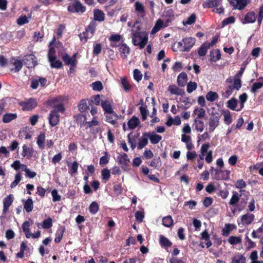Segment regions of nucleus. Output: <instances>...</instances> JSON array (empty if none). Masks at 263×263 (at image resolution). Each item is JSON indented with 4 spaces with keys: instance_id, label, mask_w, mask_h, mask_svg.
<instances>
[{
    "instance_id": "nucleus-5",
    "label": "nucleus",
    "mask_w": 263,
    "mask_h": 263,
    "mask_svg": "<svg viewBox=\"0 0 263 263\" xmlns=\"http://www.w3.org/2000/svg\"><path fill=\"white\" fill-rule=\"evenodd\" d=\"M76 54L70 57L67 54H65L62 57V59L65 64L67 65H70V71L72 72L77 64Z\"/></svg>"
},
{
    "instance_id": "nucleus-47",
    "label": "nucleus",
    "mask_w": 263,
    "mask_h": 263,
    "mask_svg": "<svg viewBox=\"0 0 263 263\" xmlns=\"http://www.w3.org/2000/svg\"><path fill=\"white\" fill-rule=\"evenodd\" d=\"M121 84L125 91H129L130 89V85L126 78H122L121 80Z\"/></svg>"
},
{
    "instance_id": "nucleus-7",
    "label": "nucleus",
    "mask_w": 263,
    "mask_h": 263,
    "mask_svg": "<svg viewBox=\"0 0 263 263\" xmlns=\"http://www.w3.org/2000/svg\"><path fill=\"white\" fill-rule=\"evenodd\" d=\"M220 120L219 116H213L211 117L209 121V131L211 133L213 132L215 128L219 125Z\"/></svg>"
},
{
    "instance_id": "nucleus-60",
    "label": "nucleus",
    "mask_w": 263,
    "mask_h": 263,
    "mask_svg": "<svg viewBox=\"0 0 263 263\" xmlns=\"http://www.w3.org/2000/svg\"><path fill=\"white\" fill-rule=\"evenodd\" d=\"M101 175L103 180L105 181L108 180L110 176V170L106 168L103 169L101 172Z\"/></svg>"
},
{
    "instance_id": "nucleus-42",
    "label": "nucleus",
    "mask_w": 263,
    "mask_h": 263,
    "mask_svg": "<svg viewBox=\"0 0 263 263\" xmlns=\"http://www.w3.org/2000/svg\"><path fill=\"white\" fill-rule=\"evenodd\" d=\"M94 18L96 21H103L104 20V13L99 9L94 11Z\"/></svg>"
},
{
    "instance_id": "nucleus-4",
    "label": "nucleus",
    "mask_w": 263,
    "mask_h": 263,
    "mask_svg": "<svg viewBox=\"0 0 263 263\" xmlns=\"http://www.w3.org/2000/svg\"><path fill=\"white\" fill-rule=\"evenodd\" d=\"M68 11L71 13H83L85 11V7L78 1L70 4L68 7Z\"/></svg>"
},
{
    "instance_id": "nucleus-8",
    "label": "nucleus",
    "mask_w": 263,
    "mask_h": 263,
    "mask_svg": "<svg viewBox=\"0 0 263 263\" xmlns=\"http://www.w3.org/2000/svg\"><path fill=\"white\" fill-rule=\"evenodd\" d=\"M234 8L239 10L243 9L249 3V0H228Z\"/></svg>"
},
{
    "instance_id": "nucleus-2",
    "label": "nucleus",
    "mask_w": 263,
    "mask_h": 263,
    "mask_svg": "<svg viewBox=\"0 0 263 263\" xmlns=\"http://www.w3.org/2000/svg\"><path fill=\"white\" fill-rule=\"evenodd\" d=\"M241 87V82L240 79L239 78H235L233 84L226 87L224 91L222 93V97L228 98L233 92L238 91Z\"/></svg>"
},
{
    "instance_id": "nucleus-45",
    "label": "nucleus",
    "mask_w": 263,
    "mask_h": 263,
    "mask_svg": "<svg viewBox=\"0 0 263 263\" xmlns=\"http://www.w3.org/2000/svg\"><path fill=\"white\" fill-rule=\"evenodd\" d=\"M210 47L209 45L206 44V43H204L200 47L198 50V54L200 56H204L206 54L207 51L209 48Z\"/></svg>"
},
{
    "instance_id": "nucleus-46",
    "label": "nucleus",
    "mask_w": 263,
    "mask_h": 263,
    "mask_svg": "<svg viewBox=\"0 0 263 263\" xmlns=\"http://www.w3.org/2000/svg\"><path fill=\"white\" fill-rule=\"evenodd\" d=\"M218 98L217 93L214 91L208 92L206 95V99L208 101L213 102Z\"/></svg>"
},
{
    "instance_id": "nucleus-56",
    "label": "nucleus",
    "mask_w": 263,
    "mask_h": 263,
    "mask_svg": "<svg viewBox=\"0 0 263 263\" xmlns=\"http://www.w3.org/2000/svg\"><path fill=\"white\" fill-rule=\"evenodd\" d=\"M196 19V17L195 14H192L188 17L186 20L184 21L183 23L184 25H192L195 22Z\"/></svg>"
},
{
    "instance_id": "nucleus-63",
    "label": "nucleus",
    "mask_w": 263,
    "mask_h": 263,
    "mask_svg": "<svg viewBox=\"0 0 263 263\" xmlns=\"http://www.w3.org/2000/svg\"><path fill=\"white\" fill-rule=\"evenodd\" d=\"M0 158L2 159V155H3V157L8 158L9 157V151L5 146H1L0 147Z\"/></svg>"
},
{
    "instance_id": "nucleus-33",
    "label": "nucleus",
    "mask_w": 263,
    "mask_h": 263,
    "mask_svg": "<svg viewBox=\"0 0 263 263\" xmlns=\"http://www.w3.org/2000/svg\"><path fill=\"white\" fill-rule=\"evenodd\" d=\"M210 61L216 62L221 58V54L220 51L218 49L212 50L210 52Z\"/></svg>"
},
{
    "instance_id": "nucleus-50",
    "label": "nucleus",
    "mask_w": 263,
    "mask_h": 263,
    "mask_svg": "<svg viewBox=\"0 0 263 263\" xmlns=\"http://www.w3.org/2000/svg\"><path fill=\"white\" fill-rule=\"evenodd\" d=\"M194 114L198 118H202L204 117L205 115V110L202 108H197L194 109Z\"/></svg>"
},
{
    "instance_id": "nucleus-34",
    "label": "nucleus",
    "mask_w": 263,
    "mask_h": 263,
    "mask_svg": "<svg viewBox=\"0 0 263 263\" xmlns=\"http://www.w3.org/2000/svg\"><path fill=\"white\" fill-rule=\"evenodd\" d=\"M222 114L223 116L224 123L228 125L230 124L232 122V117L230 111L229 110H222Z\"/></svg>"
},
{
    "instance_id": "nucleus-18",
    "label": "nucleus",
    "mask_w": 263,
    "mask_h": 263,
    "mask_svg": "<svg viewBox=\"0 0 263 263\" xmlns=\"http://www.w3.org/2000/svg\"><path fill=\"white\" fill-rule=\"evenodd\" d=\"M146 136L149 139L151 142L152 144H157L162 139V137L157 134L155 132H147L146 133Z\"/></svg>"
},
{
    "instance_id": "nucleus-30",
    "label": "nucleus",
    "mask_w": 263,
    "mask_h": 263,
    "mask_svg": "<svg viewBox=\"0 0 263 263\" xmlns=\"http://www.w3.org/2000/svg\"><path fill=\"white\" fill-rule=\"evenodd\" d=\"M140 122V121L138 118L135 116H133L128 121L127 125L129 129H133L139 125Z\"/></svg>"
},
{
    "instance_id": "nucleus-6",
    "label": "nucleus",
    "mask_w": 263,
    "mask_h": 263,
    "mask_svg": "<svg viewBox=\"0 0 263 263\" xmlns=\"http://www.w3.org/2000/svg\"><path fill=\"white\" fill-rule=\"evenodd\" d=\"M196 39L194 37H185L182 40L183 48L181 50L184 51H189L193 47L195 43Z\"/></svg>"
},
{
    "instance_id": "nucleus-58",
    "label": "nucleus",
    "mask_w": 263,
    "mask_h": 263,
    "mask_svg": "<svg viewBox=\"0 0 263 263\" xmlns=\"http://www.w3.org/2000/svg\"><path fill=\"white\" fill-rule=\"evenodd\" d=\"M263 86V80L261 81H259L255 83L251 88L252 92H255L258 89L261 88Z\"/></svg>"
},
{
    "instance_id": "nucleus-61",
    "label": "nucleus",
    "mask_w": 263,
    "mask_h": 263,
    "mask_svg": "<svg viewBox=\"0 0 263 263\" xmlns=\"http://www.w3.org/2000/svg\"><path fill=\"white\" fill-rule=\"evenodd\" d=\"M197 85L195 82H190L187 85V91L189 93L192 92L194 90H196Z\"/></svg>"
},
{
    "instance_id": "nucleus-43",
    "label": "nucleus",
    "mask_w": 263,
    "mask_h": 263,
    "mask_svg": "<svg viewBox=\"0 0 263 263\" xmlns=\"http://www.w3.org/2000/svg\"><path fill=\"white\" fill-rule=\"evenodd\" d=\"M16 117L17 115L16 114H6L3 116V121L4 123H9L16 118Z\"/></svg>"
},
{
    "instance_id": "nucleus-26",
    "label": "nucleus",
    "mask_w": 263,
    "mask_h": 263,
    "mask_svg": "<svg viewBox=\"0 0 263 263\" xmlns=\"http://www.w3.org/2000/svg\"><path fill=\"white\" fill-rule=\"evenodd\" d=\"M101 105L106 114L114 111L111 103L108 100H102Z\"/></svg>"
},
{
    "instance_id": "nucleus-57",
    "label": "nucleus",
    "mask_w": 263,
    "mask_h": 263,
    "mask_svg": "<svg viewBox=\"0 0 263 263\" xmlns=\"http://www.w3.org/2000/svg\"><path fill=\"white\" fill-rule=\"evenodd\" d=\"M79 164L77 162L74 161L71 164L69 168V173L71 175L76 174L78 171Z\"/></svg>"
},
{
    "instance_id": "nucleus-25",
    "label": "nucleus",
    "mask_w": 263,
    "mask_h": 263,
    "mask_svg": "<svg viewBox=\"0 0 263 263\" xmlns=\"http://www.w3.org/2000/svg\"><path fill=\"white\" fill-rule=\"evenodd\" d=\"M219 175H215L214 177L216 180H228L230 178V171L227 170H221Z\"/></svg>"
},
{
    "instance_id": "nucleus-11",
    "label": "nucleus",
    "mask_w": 263,
    "mask_h": 263,
    "mask_svg": "<svg viewBox=\"0 0 263 263\" xmlns=\"http://www.w3.org/2000/svg\"><path fill=\"white\" fill-rule=\"evenodd\" d=\"M118 118H119L118 116L114 111H112L109 113L106 114V121L107 122L114 125L115 126H118V124L117 123Z\"/></svg>"
},
{
    "instance_id": "nucleus-23",
    "label": "nucleus",
    "mask_w": 263,
    "mask_h": 263,
    "mask_svg": "<svg viewBox=\"0 0 263 263\" xmlns=\"http://www.w3.org/2000/svg\"><path fill=\"white\" fill-rule=\"evenodd\" d=\"M220 0H207L203 3V8H215L220 6Z\"/></svg>"
},
{
    "instance_id": "nucleus-35",
    "label": "nucleus",
    "mask_w": 263,
    "mask_h": 263,
    "mask_svg": "<svg viewBox=\"0 0 263 263\" xmlns=\"http://www.w3.org/2000/svg\"><path fill=\"white\" fill-rule=\"evenodd\" d=\"M64 231L65 228L63 227H60L58 228L55 233V237L54 238L55 242L59 243L61 241L62 239Z\"/></svg>"
},
{
    "instance_id": "nucleus-41",
    "label": "nucleus",
    "mask_w": 263,
    "mask_h": 263,
    "mask_svg": "<svg viewBox=\"0 0 263 263\" xmlns=\"http://www.w3.org/2000/svg\"><path fill=\"white\" fill-rule=\"evenodd\" d=\"M160 243L162 247L167 248L172 245V242L163 235L160 236Z\"/></svg>"
},
{
    "instance_id": "nucleus-48",
    "label": "nucleus",
    "mask_w": 263,
    "mask_h": 263,
    "mask_svg": "<svg viewBox=\"0 0 263 263\" xmlns=\"http://www.w3.org/2000/svg\"><path fill=\"white\" fill-rule=\"evenodd\" d=\"M173 220L171 216H168L162 219V224L166 227H170L173 225Z\"/></svg>"
},
{
    "instance_id": "nucleus-21",
    "label": "nucleus",
    "mask_w": 263,
    "mask_h": 263,
    "mask_svg": "<svg viewBox=\"0 0 263 263\" xmlns=\"http://www.w3.org/2000/svg\"><path fill=\"white\" fill-rule=\"evenodd\" d=\"M122 39V36L118 34H111L109 37V41L110 42V46L112 47H116L119 46L118 43Z\"/></svg>"
},
{
    "instance_id": "nucleus-62",
    "label": "nucleus",
    "mask_w": 263,
    "mask_h": 263,
    "mask_svg": "<svg viewBox=\"0 0 263 263\" xmlns=\"http://www.w3.org/2000/svg\"><path fill=\"white\" fill-rule=\"evenodd\" d=\"M28 22V18L25 15H21L17 20V23L19 25H23Z\"/></svg>"
},
{
    "instance_id": "nucleus-52",
    "label": "nucleus",
    "mask_w": 263,
    "mask_h": 263,
    "mask_svg": "<svg viewBox=\"0 0 263 263\" xmlns=\"http://www.w3.org/2000/svg\"><path fill=\"white\" fill-rule=\"evenodd\" d=\"M229 242L232 245L238 244L241 242V238L239 236H231L228 240Z\"/></svg>"
},
{
    "instance_id": "nucleus-54",
    "label": "nucleus",
    "mask_w": 263,
    "mask_h": 263,
    "mask_svg": "<svg viewBox=\"0 0 263 263\" xmlns=\"http://www.w3.org/2000/svg\"><path fill=\"white\" fill-rule=\"evenodd\" d=\"M22 175L20 173L16 174V175L15 176L14 180L11 183L10 185L11 188H14L21 181V180H22Z\"/></svg>"
},
{
    "instance_id": "nucleus-13",
    "label": "nucleus",
    "mask_w": 263,
    "mask_h": 263,
    "mask_svg": "<svg viewBox=\"0 0 263 263\" xmlns=\"http://www.w3.org/2000/svg\"><path fill=\"white\" fill-rule=\"evenodd\" d=\"M227 106L230 109L237 111H239L242 109H240V105H238L237 100L234 98H232L228 101Z\"/></svg>"
},
{
    "instance_id": "nucleus-64",
    "label": "nucleus",
    "mask_w": 263,
    "mask_h": 263,
    "mask_svg": "<svg viewBox=\"0 0 263 263\" xmlns=\"http://www.w3.org/2000/svg\"><path fill=\"white\" fill-rule=\"evenodd\" d=\"M88 105L85 100H82L81 101L79 105V109L81 112H84L86 111L88 108Z\"/></svg>"
},
{
    "instance_id": "nucleus-27",
    "label": "nucleus",
    "mask_w": 263,
    "mask_h": 263,
    "mask_svg": "<svg viewBox=\"0 0 263 263\" xmlns=\"http://www.w3.org/2000/svg\"><path fill=\"white\" fill-rule=\"evenodd\" d=\"M181 141L185 143L187 149L191 150L194 147L190 136L185 134H182L181 135Z\"/></svg>"
},
{
    "instance_id": "nucleus-17",
    "label": "nucleus",
    "mask_w": 263,
    "mask_h": 263,
    "mask_svg": "<svg viewBox=\"0 0 263 263\" xmlns=\"http://www.w3.org/2000/svg\"><path fill=\"white\" fill-rule=\"evenodd\" d=\"M13 201V195L10 194L5 197L3 200V213H6L9 210V206L11 205Z\"/></svg>"
},
{
    "instance_id": "nucleus-40",
    "label": "nucleus",
    "mask_w": 263,
    "mask_h": 263,
    "mask_svg": "<svg viewBox=\"0 0 263 263\" xmlns=\"http://www.w3.org/2000/svg\"><path fill=\"white\" fill-rule=\"evenodd\" d=\"M118 162L119 164H125V163H128L129 159L128 158L127 155L125 154H120L117 158Z\"/></svg>"
},
{
    "instance_id": "nucleus-1",
    "label": "nucleus",
    "mask_w": 263,
    "mask_h": 263,
    "mask_svg": "<svg viewBox=\"0 0 263 263\" xmlns=\"http://www.w3.org/2000/svg\"><path fill=\"white\" fill-rule=\"evenodd\" d=\"M140 27L137 22H136L132 29V42L135 46H139L140 48H143L146 45L148 41L147 33L140 31Z\"/></svg>"
},
{
    "instance_id": "nucleus-16",
    "label": "nucleus",
    "mask_w": 263,
    "mask_h": 263,
    "mask_svg": "<svg viewBox=\"0 0 263 263\" xmlns=\"http://www.w3.org/2000/svg\"><path fill=\"white\" fill-rule=\"evenodd\" d=\"M118 46L121 57L123 59L127 58L130 52V48L126 44L123 43L119 45Z\"/></svg>"
},
{
    "instance_id": "nucleus-12",
    "label": "nucleus",
    "mask_w": 263,
    "mask_h": 263,
    "mask_svg": "<svg viewBox=\"0 0 263 263\" xmlns=\"http://www.w3.org/2000/svg\"><path fill=\"white\" fill-rule=\"evenodd\" d=\"M97 24L95 22H91L87 26L86 31L84 34V36L86 39L91 38L95 33Z\"/></svg>"
},
{
    "instance_id": "nucleus-24",
    "label": "nucleus",
    "mask_w": 263,
    "mask_h": 263,
    "mask_svg": "<svg viewBox=\"0 0 263 263\" xmlns=\"http://www.w3.org/2000/svg\"><path fill=\"white\" fill-rule=\"evenodd\" d=\"M46 136L44 133H41L36 138V144L39 147L43 149L45 147Z\"/></svg>"
},
{
    "instance_id": "nucleus-20",
    "label": "nucleus",
    "mask_w": 263,
    "mask_h": 263,
    "mask_svg": "<svg viewBox=\"0 0 263 263\" xmlns=\"http://www.w3.org/2000/svg\"><path fill=\"white\" fill-rule=\"evenodd\" d=\"M256 16L254 12H249L246 14L242 21L243 24L253 23L255 22Z\"/></svg>"
},
{
    "instance_id": "nucleus-53",
    "label": "nucleus",
    "mask_w": 263,
    "mask_h": 263,
    "mask_svg": "<svg viewBox=\"0 0 263 263\" xmlns=\"http://www.w3.org/2000/svg\"><path fill=\"white\" fill-rule=\"evenodd\" d=\"M99 210V205L97 202L93 201L89 206V211L92 214H96Z\"/></svg>"
},
{
    "instance_id": "nucleus-49",
    "label": "nucleus",
    "mask_w": 263,
    "mask_h": 263,
    "mask_svg": "<svg viewBox=\"0 0 263 263\" xmlns=\"http://www.w3.org/2000/svg\"><path fill=\"white\" fill-rule=\"evenodd\" d=\"M90 86L93 90L100 91L103 89V85L101 81H96L93 82Z\"/></svg>"
},
{
    "instance_id": "nucleus-36",
    "label": "nucleus",
    "mask_w": 263,
    "mask_h": 263,
    "mask_svg": "<svg viewBox=\"0 0 263 263\" xmlns=\"http://www.w3.org/2000/svg\"><path fill=\"white\" fill-rule=\"evenodd\" d=\"M187 80V74L184 72H182L179 74L177 78L178 84L180 86H184Z\"/></svg>"
},
{
    "instance_id": "nucleus-29",
    "label": "nucleus",
    "mask_w": 263,
    "mask_h": 263,
    "mask_svg": "<svg viewBox=\"0 0 263 263\" xmlns=\"http://www.w3.org/2000/svg\"><path fill=\"white\" fill-rule=\"evenodd\" d=\"M23 152L22 156L27 158H30L32 157L34 150L32 147H28L26 145H24L22 146Z\"/></svg>"
},
{
    "instance_id": "nucleus-31",
    "label": "nucleus",
    "mask_w": 263,
    "mask_h": 263,
    "mask_svg": "<svg viewBox=\"0 0 263 263\" xmlns=\"http://www.w3.org/2000/svg\"><path fill=\"white\" fill-rule=\"evenodd\" d=\"M25 62L28 67L34 66L36 65V61L35 57L32 54H28L25 57Z\"/></svg>"
},
{
    "instance_id": "nucleus-10",
    "label": "nucleus",
    "mask_w": 263,
    "mask_h": 263,
    "mask_svg": "<svg viewBox=\"0 0 263 263\" xmlns=\"http://www.w3.org/2000/svg\"><path fill=\"white\" fill-rule=\"evenodd\" d=\"M22 108L24 110H30L35 107L37 105V102L35 99H30L28 100L21 103Z\"/></svg>"
},
{
    "instance_id": "nucleus-28",
    "label": "nucleus",
    "mask_w": 263,
    "mask_h": 263,
    "mask_svg": "<svg viewBox=\"0 0 263 263\" xmlns=\"http://www.w3.org/2000/svg\"><path fill=\"white\" fill-rule=\"evenodd\" d=\"M231 263H246V258L243 255L237 253L232 257Z\"/></svg>"
},
{
    "instance_id": "nucleus-38",
    "label": "nucleus",
    "mask_w": 263,
    "mask_h": 263,
    "mask_svg": "<svg viewBox=\"0 0 263 263\" xmlns=\"http://www.w3.org/2000/svg\"><path fill=\"white\" fill-rule=\"evenodd\" d=\"M194 126L195 129L199 132H202L204 130V123L199 119H195L194 120Z\"/></svg>"
},
{
    "instance_id": "nucleus-15",
    "label": "nucleus",
    "mask_w": 263,
    "mask_h": 263,
    "mask_svg": "<svg viewBox=\"0 0 263 263\" xmlns=\"http://www.w3.org/2000/svg\"><path fill=\"white\" fill-rule=\"evenodd\" d=\"M134 8L136 13L138 15L143 17L145 15V8L143 4L139 2L136 1L134 3Z\"/></svg>"
},
{
    "instance_id": "nucleus-19",
    "label": "nucleus",
    "mask_w": 263,
    "mask_h": 263,
    "mask_svg": "<svg viewBox=\"0 0 263 263\" xmlns=\"http://www.w3.org/2000/svg\"><path fill=\"white\" fill-rule=\"evenodd\" d=\"M10 64L14 66L13 68L11 69V70L15 72L19 71L23 67L22 62L16 59H12L10 61Z\"/></svg>"
},
{
    "instance_id": "nucleus-51",
    "label": "nucleus",
    "mask_w": 263,
    "mask_h": 263,
    "mask_svg": "<svg viewBox=\"0 0 263 263\" xmlns=\"http://www.w3.org/2000/svg\"><path fill=\"white\" fill-rule=\"evenodd\" d=\"M239 197L240 196L237 192H234L230 199L229 204L232 205H235L239 201Z\"/></svg>"
},
{
    "instance_id": "nucleus-32",
    "label": "nucleus",
    "mask_w": 263,
    "mask_h": 263,
    "mask_svg": "<svg viewBox=\"0 0 263 263\" xmlns=\"http://www.w3.org/2000/svg\"><path fill=\"white\" fill-rule=\"evenodd\" d=\"M146 133L143 134L142 137L139 139L138 148L140 149L143 148L148 144V136L145 135Z\"/></svg>"
},
{
    "instance_id": "nucleus-14",
    "label": "nucleus",
    "mask_w": 263,
    "mask_h": 263,
    "mask_svg": "<svg viewBox=\"0 0 263 263\" xmlns=\"http://www.w3.org/2000/svg\"><path fill=\"white\" fill-rule=\"evenodd\" d=\"M49 124L52 126L57 125L59 122V115L57 114L55 110H52L49 116Z\"/></svg>"
},
{
    "instance_id": "nucleus-59",
    "label": "nucleus",
    "mask_w": 263,
    "mask_h": 263,
    "mask_svg": "<svg viewBox=\"0 0 263 263\" xmlns=\"http://www.w3.org/2000/svg\"><path fill=\"white\" fill-rule=\"evenodd\" d=\"M52 226V220L51 218H48L45 219L42 223V228L44 229H49Z\"/></svg>"
},
{
    "instance_id": "nucleus-9",
    "label": "nucleus",
    "mask_w": 263,
    "mask_h": 263,
    "mask_svg": "<svg viewBox=\"0 0 263 263\" xmlns=\"http://www.w3.org/2000/svg\"><path fill=\"white\" fill-rule=\"evenodd\" d=\"M255 216L251 213H247L241 216V222L239 224L243 226L250 224L254 220Z\"/></svg>"
},
{
    "instance_id": "nucleus-39",
    "label": "nucleus",
    "mask_w": 263,
    "mask_h": 263,
    "mask_svg": "<svg viewBox=\"0 0 263 263\" xmlns=\"http://www.w3.org/2000/svg\"><path fill=\"white\" fill-rule=\"evenodd\" d=\"M163 26V22L161 19H159L156 22L154 27L152 30L151 34H154L160 30Z\"/></svg>"
},
{
    "instance_id": "nucleus-55",
    "label": "nucleus",
    "mask_w": 263,
    "mask_h": 263,
    "mask_svg": "<svg viewBox=\"0 0 263 263\" xmlns=\"http://www.w3.org/2000/svg\"><path fill=\"white\" fill-rule=\"evenodd\" d=\"M247 99L248 96L246 93H243L239 96V100L240 101V109H242L243 108L245 103L247 101Z\"/></svg>"
},
{
    "instance_id": "nucleus-22",
    "label": "nucleus",
    "mask_w": 263,
    "mask_h": 263,
    "mask_svg": "<svg viewBox=\"0 0 263 263\" xmlns=\"http://www.w3.org/2000/svg\"><path fill=\"white\" fill-rule=\"evenodd\" d=\"M32 221H25L23 222L22 228L23 232L24 233L25 236L27 238H30V227L32 225Z\"/></svg>"
},
{
    "instance_id": "nucleus-3",
    "label": "nucleus",
    "mask_w": 263,
    "mask_h": 263,
    "mask_svg": "<svg viewBox=\"0 0 263 263\" xmlns=\"http://www.w3.org/2000/svg\"><path fill=\"white\" fill-rule=\"evenodd\" d=\"M55 49L53 46V41L51 42L49 45V49L48 52V59L50 63L51 67L52 68H60L62 67V63L57 60L55 55Z\"/></svg>"
},
{
    "instance_id": "nucleus-44",
    "label": "nucleus",
    "mask_w": 263,
    "mask_h": 263,
    "mask_svg": "<svg viewBox=\"0 0 263 263\" xmlns=\"http://www.w3.org/2000/svg\"><path fill=\"white\" fill-rule=\"evenodd\" d=\"M24 208L27 212H31L33 208L32 200L31 198L28 199L24 203Z\"/></svg>"
},
{
    "instance_id": "nucleus-37",
    "label": "nucleus",
    "mask_w": 263,
    "mask_h": 263,
    "mask_svg": "<svg viewBox=\"0 0 263 263\" xmlns=\"http://www.w3.org/2000/svg\"><path fill=\"white\" fill-rule=\"evenodd\" d=\"M168 91L171 94L176 95H181L182 93V90L175 85H170L168 87Z\"/></svg>"
}]
</instances>
